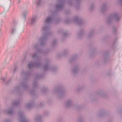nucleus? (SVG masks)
<instances>
[{
  "mask_svg": "<svg viewBox=\"0 0 122 122\" xmlns=\"http://www.w3.org/2000/svg\"><path fill=\"white\" fill-rule=\"evenodd\" d=\"M58 3L56 5L57 9H60L63 7L64 1V0H58Z\"/></svg>",
  "mask_w": 122,
  "mask_h": 122,
  "instance_id": "20e7f679",
  "label": "nucleus"
},
{
  "mask_svg": "<svg viewBox=\"0 0 122 122\" xmlns=\"http://www.w3.org/2000/svg\"><path fill=\"white\" fill-rule=\"evenodd\" d=\"M15 28H13L12 30L11 33H14L15 32Z\"/></svg>",
  "mask_w": 122,
  "mask_h": 122,
  "instance_id": "f3484780",
  "label": "nucleus"
},
{
  "mask_svg": "<svg viewBox=\"0 0 122 122\" xmlns=\"http://www.w3.org/2000/svg\"><path fill=\"white\" fill-rule=\"evenodd\" d=\"M31 104L29 103L26 105V106L28 107H29L31 106Z\"/></svg>",
  "mask_w": 122,
  "mask_h": 122,
  "instance_id": "6ab92c4d",
  "label": "nucleus"
},
{
  "mask_svg": "<svg viewBox=\"0 0 122 122\" xmlns=\"http://www.w3.org/2000/svg\"><path fill=\"white\" fill-rule=\"evenodd\" d=\"M32 57L34 61L30 62L28 65L29 68L31 69L34 67H39L41 65V62L39 59V57L37 54L33 55Z\"/></svg>",
  "mask_w": 122,
  "mask_h": 122,
  "instance_id": "f257e3e1",
  "label": "nucleus"
},
{
  "mask_svg": "<svg viewBox=\"0 0 122 122\" xmlns=\"http://www.w3.org/2000/svg\"><path fill=\"white\" fill-rule=\"evenodd\" d=\"M28 13V11L27 10H26L24 11L22 14L23 16L25 18V16L27 15Z\"/></svg>",
  "mask_w": 122,
  "mask_h": 122,
  "instance_id": "9b49d317",
  "label": "nucleus"
},
{
  "mask_svg": "<svg viewBox=\"0 0 122 122\" xmlns=\"http://www.w3.org/2000/svg\"><path fill=\"white\" fill-rule=\"evenodd\" d=\"M48 29V27L47 26H43L42 28V31L43 33V34L44 36L40 38L39 39L40 41L42 43H43L45 40L48 35L47 31Z\"/></svg>",
  "mask_w": 122,
  "mask_h": 122,
  "instance_id": "f03ea898",
  "label": "nucleus"
},
{
  "mask_svg": "<svg viewBox=\"0 0 122 122\" xmlns=\"http://www.w3.org/2000/svg\"><path fill=\"white\" fill-rule=\"evenodd\" d=\"M118 2L120 5H122V0H119Z\"/></svg>",
  "mask_w": 122,
  "mask_h": 122,
  "instance_id": "a211bd4d",
  "label": "nucleus"
},
{
  "mask_svg": "<svg viewBox=\"0 0 122 122\" xmlns=\"http://www.w3.org/2000/svg\"><path fill=\"white\" fill-rule=\"evenodd\" d=\"M74 21L77 23L78 24L80 25V23L81 22V20L79 19L78 17L75 18L74 19Z\"/></svg>",
  "mask_w": 122,
  "mask_h": 122,
  "instance_id": "1a4fd4ad",
  "label": "nucleus"
},
{
  "mask_svg": "<svg viewBox=\"0 0 122 122\" xmlns=\"http://www.w3.org/2000/svg\"><path fill=\"white\" fill-rule=\"evenodd\" d=\"M22 74H25L24 73V72H22Z\"/></svg>",
  "mask_w": 122,
  "mask_h": 122,
  "instance_id": "5701e85b",
  "label": "nucleus"
},
{
  "mask_svg": "<svg viewBox=\"0 0 122 122\" xmlns=\"http://www.w3.org/2000/svg\"><path fill=\"white\" fill-rule=\"evenodd\" d=\"M20 0H18L19 3L20 2Z\"/></svg>",
  "mask_w": 122,
  "mask_h": 122,
  "instance_id": "4be33fe9",
  "label": "nucleus"
},
{
  "mask_svg": "<svg viewBox=\"0 0 122 122\" xmlns=\"http://www.w3.org/2000/svg\"><path fill=\"white\" fill-rule=\"evenodd\" d=\"M19 103V102H16L14 103L13 104V105L14 106L17 105H18Z\"/></svg>",
  "mask_w": 122,
  "mask_h": 122,
  "instance_id": "2eb2a0df",
  "label": "nucleus"
},
{
  "mask_svg": "<svg viewBox=\"0 0 122 122\" xmlns=\"http://www.w3.org/2000/svg\"><path fill=\"white\" fill-rule=\"evenodd\" d=\"M20 117L19 122H28L24 115L22 113L19 114Z\"/></svg>",
  "mask_w": 122,
  "mask_h": 122,
  "instance_id": "39448f33",
  "label": "nucleus"
},
{
  "mask_svg": "<svg viewBox=\"0 0 122 122\" xmlns=\"http://www.w3.org/2000/svg\"><path fill=\"white\" fill-rule=\"evenodd\" d=\"M35 121L37 122H39V121H41V117H36L35 119Z\"/></svg>",
  "mask_w": 122,
  "mask_h": 122,
  "instance_id": "f8f14e48",
  "label": "nucleus"
},
{
  "mask_svg": "<svg viewBox=\"0 0 122 122\" xmlns=\"http://www.w3.org/2000/svg\"><path fill=\"white\" fill-rule=\"evenodd\" d=\"M37 52H40V50H38L37 51Z\"/></svg>",
  "mask_w": 122,
  "mask_h": 122,
  "instance_id": "412c9836",
  "label": "nucleus"
},
{
  "mask_svg": "<svg viewBox=\"0 0 122 122\" xmlns=\"http://www.w3.org/2000/svg\"><path fill=\"white\" fill-rule=\"evenodd\" d=\"M56 40H54L53 41V44L54 45L56 44Z\"/></svg>",
  "mask_w": 122,
  "mask_h": 122,
  "instance_id": "aec40b11",
  "label": "nucleus"
},
{
  "mask_svg": "<svg viewBox=\"0 0 122 122\" xmlns=\"http://www.w3.org/2000/svg\"><path fill=\"white\" fill-rule=\"evenodd\" d=\"M37 19L38 17L37 15H35L33 16L31 19V22L32 23H34L37 20Z\"/></svg>",
  "mask_w": 122,
  "mask_h": 122,
  "instance_id": "0eeeda50",
  "label": "nucleus"
},
{
  "mask_svg": "<svg viewBox=\"0 0 122 122\" xmlns=\"http://www.w3.org/2000/svg\"><path fill=\"white\" fill-rule=\"evenodd\" d=\"M119 19L118 15L116 14H112L110 15L108 17L107 22L109 23L113 19H114L116 21H118Z\"/></svg>",
  "mask_w": 122,
  "mask_h": 122,
  "instance_id": "7ed1b4c3",
  "label": "nucleus"
},
{
  "mask_svg": "<svg viewBox=\"0 0 122 122\" xmlns=\"http://www.w3.org/2000/svg\"><path fill=\"white\" fill-rule=\"evenodd\" d=\"M77 69L76 68H74V69L73 70V72L74 73H75L76 72V71H77Z\"/></svg>",
  "mask_w": 122,
  "mask_h": 122,
  "instance_id": "dca6fc26",
  "label": "nucleus"
},
{
  "mask_svg": "<svg viewBox=\"0 0 122 122\" xmlns=\"http://www.w3.org/2000/svg\"><path fill=\"white\" fill-rule=\"evenodd\" d=\"M71 101L67 102L66 104V106L68 107L70 105H71Z\"/></svg>",
  "mask_w": 122,
  "mask_h": 122,
  "instance_id": "4468645a",
  "label": "nucleus"
},
{
  "mask_svg": "<svg viewBox=\"0 0 122 122\" xmlns=\"http://www.w3.org/2000/svg\"><path fill=\"white\" fill-rule=\"evenodd\" d=\"M106 9V5L104 4L102 8V11H103L105 10Z\"/></svg>",
  "mask_w": 122,
  "mask_h": 122,
  "instance_id": "ddd939ff",
  "label": "nucleus"
},
{
  "mask_svg": "<svg viewBox=\"0 0 122 122\" xmlns=\"http://www.w3.org/2000/svg\"><path fill=\"white\" fill-rule=\"evenodd\" d=\"M5 113H6L9 114H12L13 113V111L12 109H9L5 111L4 112Z\"/></svg>",
  "mask_w": 122,
  "mask_h": 122,
  "instance_id": "6e6552de",
  "label": "nucleus"
},
{
  "mask_svg": "<svg viewBox=\"0 0 122 122\" xmlns=\"http://www.w3.org/2000/svg\"><path fill=\"white\" fill-rule=\"evenodd\" d=\"M49 66L48 64V62L46 63L44 65L43 69L45 71L47 70L49 68Z\"/></svg>",
  "mask_w": 122,
  "mask_h": 122,
  "instance_id": "9d476101",
  "label": "nucleus"
},
{
  "mask_svg": "<svg viewBox=\"0 0 122 122\" xmlns=\"http://www.w3.org/2000/svg\"><path fill=\"white\" fill-rule=\"evenodd\" d=\"M53 17L52 16L48 17L45 21V23L46 24H50L53 21Z\"/></svg>",
  "mask_w": 122,
  "mask_h": 122,
  "instance_id": "423d86ee",
  "label": "nucleus"
}]
</instances>
